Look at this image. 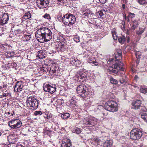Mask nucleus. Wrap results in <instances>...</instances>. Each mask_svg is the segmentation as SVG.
<instances>
[{
    "mask_svg": "<svg viewBox=\"0 0 147 147\" xmlns=\"http://www.w3.org/2000/svg\"><path fill=\"white\" fill-rule=\"evenodd\" d=\"M135 14L134 13H131V12H129L128 16H127V18H132L135 17Z\"/></svg>",
    "mask_w": 147,
    "mask_h": 147,
    "instance_id": "obj_39",
    "label": "nucleus"
},
{
    "mask_svg": "<svg viewBox=\"0 0 147 147\" xmlns=\"http://www.w3.org/2000/svg\"><path fill=\"white\" fill-rule=\"evenodd\" d=\"M122 24L123 26V27L125 28V22L124 21H123L122 22Z\"/></svg>",
    "mask_w": 147,
    "mask_h": 147,
    "instance_id": "obj_57",
    "label": "nucleus"
},
{
    "mask_svg": "<svg viewBox=\"0 0 147 147\" xmlns=\"http://www.w3.org/2000/svg\"><path fill=\"white\" fill-rule=\"evenodd\" d=\"M107 0H99L100 2L102 4H104L105 3Z\"/></svg>",
    "mask_w": 147,
    "mask_h": 147,
    "instance_id": "obj_55",
    "label": "nucleus"
},
{
    "mask_svg": "<svg viewBox=\"0 0 147 147\" xmlns=\"http://www.w3.org/2000/svg\"><path fill=\"white\" fill-rule=\"evenodd\" d=\"M74 41L76 42H80V37L78 36L77 35L74 36Z\"/></svg>",
    "mask_w": 147,
    "mask_h": 147,
    "instance_id": "obj_43",
    "label": "nucleus"
},
{
    "mask_svg": "<svg viewBox=\"0 0 147 147\" xmlns=\"http://www.w3.org/2000/svg\"><path fill=\"white\" fill-rule=\"evenodd\" d=\"M142 105V102L140 100L133 101L131 103V108L134 109H139Z\"/></svg>",
    "mask_w": 147,
    "mask_h": 147,
    "instance_id": "obj_13",
    "label": "nucleus"
},
{
    "mask_svg": "<svg viewBox=\"0 0 147 147\" xmlns=\"http://www.w3.org/2000/svg\"><path fill=\"white\" fill-rule=\"evenodd\" d=\"M77 93L82 97H85L89 94L88 90L83 85H80L76 88Z\"/></svg>",
    "mask_w": 147,
    "mask_h": 147,
    "instance_id": "obj_7",
    "label": "nucleus"
},
{
    "mask_svg": "<svg viewBox=\"0 0 147 147\" xmlns=\"http://www.w3.org/2000/svg\"><path fill=\"white\" fill-rule=\"evenodd\" d=\"M44 90L45 91L49 92L51 94L55 92L56 90L55 85L52 86L49 84L43 87Z\"/></svg>",
    "mask_w": 147,
    "mask_h": 147,
    "instance_id": "obj_11",
    "label": "nucleus"
},
{
    "mask_svg": "<svg viewBox=\"0 0 147 147\" xmlns=\"http://www.w3.org/2000/svg\"><path fill=\"white\" fill-rule=\"evenodd\" d=\"M42 113L41 111H36L34 112V115H40L42 114Z\"/></svg>",
    "mask_w": 147,
    "mask_h": 147,
    "instance_id": "obj_47",
    "label": "nucleus"
},
{
    "mask_svg": "<svg viewBox=\"0 0 147 147\" xmlns=\"http://www.w3.org/2000/svg\"><path fill=\"white\" fill-rule=\"evenodd\" d=\"M57 40H63V37L62 36H57Z\"/></svg>",
    "mask_w": 147,
    "mask_h": 147,
    "instance_id": "obj_54",
    "label": "nucleus"
},
{
    "mask_svg": "<svg viewBox=\"0 0 147 147\" xmlns=\"http://www.w3.org/2000/svg\"><path fill=\"white\" fill-rule=\"evenodd\" d=\"M26 103L27 106L31 107L33 109H36L38 107L39 103L38 101L32 97L28 98Z\"/></svg>",
    "mask_w": 147,
    "mask_h": 147,
    "instance_id": "obj_6",
    "label": "nucleus"
},
{
    "mask_svg": "<svg viewBox=\"0 0 147 147\" xmlns=\"http://www.w3.org/2000/svg\"><path fill=\"white\" fill-rule=\"evenodd\" d=\"M39 53L37 55L38 57L40 59H42L44 58V57L43 55H42L40 52V51H38Z\"/></svg>",
    "mask_w": 147,
    "mask_h": 147,
    "instance_id": "obj_45",
    "label": "nucleus"
},
{
    "mask_svg": "<svg viewBox=\"0 0 147 147\" xmlns=\"http://www.w3.org/2000/svg\"><path fill=\"white\" fill-rule=\"evenodd\" d=\"M144 28H139V30L136 31V34L138 35L142 34L144 32Z\"/></svg>",
    "mask_w": 147,
    "mask_h": 147,
    "instance_id": "obj_33",
    "label": "nucleus"
},
{
    "mask_svg": "<svg viewBox=\"0 0 147 147\" xmlns=\"http://www.w3.org/2000/svg\"><path fill=\"white\" fill-rule=\"evenodd\" d=\"M130 135V138L131 140H138L142 137V133L140 129L138 128H135L131 131Z\"/></svg>",
    "mask_w": 147,
    "mask_h": 147,
    "instance_id": "obj_4",
    "label": "nucleus"
},
{
    "mask_svg": "<svg viewBox=\"0 0 147 147\" xmlns=\"http://www.w3.org/2000/svg\"><path fill=\"white\" fill-rule=\"evenodd\" d=\"M49 0H37L36 4L40 9L46 8L49 6Z\"/></svg>",
    "mask_w": 147,
    "mask_h": 147,
    "instance_id": "obj_10",
    "label": "nucleus"
},
{
    "mask_svg": "<svg viewBox=\"0 0 147 147\" xmlns=\"http://www.w3.org/2000/svg\"><path fill=\"white\" fill-rule=\"evenodd\" d=\"M140 109V113H147V109L144 106L142 105Z\"/></svg>",
    "mask_w": 147,
    "mask_h": 147,
    "instance_id": "obj_27",
    "label": "nucleus"
},
{
    "mask_svg": "<svg viewBox=\"0 0 147 147\" xmlns=\"http://www.w3.org/2000/svg\"><path fill=\"white\" fill-rule=\"evenodd\" d=\"M145 4H147V0H145Z\"/></svg>",
    "mask_w": 147,
    "mask_h": 147,
    "instance_id": "obj_64",
    "label": "nucleus"
},
{
    "mask_svg": "<svg viewBox=\"0 0 147 147\" xmlns=\"http://www.w3.org/2000/svg\"><path fill=\"white\" fill-rule=\"evenodd\" d=\"M115 57L117 60V62L118 61H119V60H120L121 59V54H119L118 53H116L115 56ZM116 62V61L115 62Z\"/></svg>",
    "mask_w": 147,
    "mask_h": 147,
    "instance_id": "obj_35",
    "label": "nucleus"
},
{
    "mask_svg": "<svg viewBox=\"0 0 147 147\" xmlns=\"http://www.w3.org/2000/svg\"><path fill=\"white\" fill-rule=\"evenodd\" d=\"M90 15V14H89L88 13L85 12L82 15L83 17L85 18H88V15Z\"/></svg>",
    "mask_w": 147,
    "mask_h": 147,
    "instance_id": "obj_44",
    "label": "nucleus"
},
{
    "mask_svg": "<svg viewBox=\"0 0 147 147\" xmlns=\"http://www.w3.org/2000/svg\"><path fill=\"white\" fill-rule=\"evenodd\" d=\"M31 17V15L29 12H28L25 13L23 16L24 19L25 20H27L30 18Z\"/></svg>",
    "mask_w": 147,
    "mask_h": 147,
    "instance_id": "obj_29",
    "label": "nucleus"
},
{
    "mask_svg": "<svg viewBox=\"0 0 147 147\" xmlns=\"http://www.w3.org/2000/svg\"><path fill=\"white\" fill-rule=\"evenodd\" d=\"M112 34L113 39L114 40H117L118 38L117 32L115 31H112Z\"/></svg>",
    "mask_w": 147,
    "mask_h": 147,
    "instance_id": "obj_34",
    "label": "nucleus"
},
{
    "mask_svg": "<svg viewBox=\"0 0 147 147\" xmlns=\"http://www.w3.org/2000/svg\"><path fill=\"white\" fill-rule=\"evenodd\" d=\"M122 51L120 49H117V53H118L119 54H121L122 55Z\"/></svg>",
    "mask_w": 147,
    "mask_h": 147,
    "instance_id": "obj_52",
    "label": "nucleus"
},
{
    "mask_svg": "<svg viewBox=\"0 0 147 147\" xmlns=\"http://www.w3.org/2000/svg\"><path fill=\"white\" fill-rule=\"evenodd\" d=\"M140 91L141 92L145 94L147 92V88L144 87H141L140 88Z\"/></svg>",
    "mask_w": 147,
    "mask_h": 147,
    "instance_id": "obj_36",
    "label": "nucleus"
},
{
    "mask_svg": "<svg viewBox=\"0 0 147 147\" xmlns=\"http://www.w3.org/2000/svg\"><path fill=\"white\" fill-rule=\"evenodd\" d=\"M139 25L138 22L137 20H134L132 22V26L131 27V29L134 30Z\"/></svg>",
    "mask_w": 147,
    "mask_h": 147,
    "instance_id": "obj_23",
    "label": "nucleus"
},
{
    "mask_svg": "<svg viewBox=\"0 0 147 147\" xmlns=\"http://www.w3.org/2000/svg\"><path fill=\"white\" fill-rule=\"evenodd\" d=\"M43 17L45 19H47L48 20H50L51 19V17L50 15L49 14L46 13L43 16Z\"/></svg>",
    "mask_w": 147,
    "mask_h": 147,
    "instance_id": "obj_42",
    "label": "nucleus"
},
{
    "mask_svg": "<svg viewBox=\"0 0 147 147\" xmlns=\"http://www.w3.org/2000/svg\"><path fill=\"white\" fill-rule=\"evenodd\" d=\"M57 45H60L59 49L61 51H65V42L63 41L58 42L57 43Z\"/></svg>",
    "mask_w": 147,
    "mask_h": 147,
    "instance_id": "obj_19",
    "label": "nucleus"
},
{
    "mask_svg": "<svg viewBox=\"0 0 147 147\" xmlns=\"http://www.w3.org/2000/svg\"><path fill=\"white\" fill-rule=\"evenodd\" d=\"M141 118L143 120L147 122V113H142L141 115Z\"/></svg>",
    "mask_w": 147,
    "mask_h": 147,
    "instance_id": "obj_31",
    "label": "nucleus"
},
{
    "mask_svg": "<svg viewBox=\"0 0 147 147\" xmlns=\"http://www.w3.org/2000/svg\"><path fill=\"white\" fill-rule=\"evenodd\" d=\"M7 139L10 143L14 144L17 141V139L13 135H10L8 136Z\"/></svg>",
    "mask_w": 147,
    "mask_h": 147,
    "instance_id": "obj_22",
    "label": "nucleus"
},
{
    "mask_svg": "<svg viewBox=\"0 0 147 147\" xmlns=\"http://www.w3.org/2000/svg\"><path fill=\"white\" fill-rule=\"evenodd\" d=\"M77 81L80 82H84L86 79V74L82 70L78 71L75 75Z\"/></svg>",
    "mask_w": 147,
    "mask_h": 147,
    "instance_id": "obj_9",
    "label": "nucleus"
},
{
    "mask_svg": "<svg viewBox=\"0 0 147 147\" xmlns=\"http://www.w3.org/2000/svg\"><path fill=\"white\" fill-rule=\"evenodd\" d=\"M9 20V16L7 13H4L0 18V24L3 25L6 24Z\"/></svg>",
    "mask_w": 147,
    "mask_h": 147,
    "instance_id": "obj_15",
    "label": "nucleus"
},
{
    "mask_svg": "<svg viewBox=\"0 0 147 147\" xmlns=\"http://www.w3.org/2000/svg\"><path fill=\"white\" fill-rule=\"evenodd\" d=\"M120 82L121 84H123L125 82H126V80L125 79L122 77V78H121L120 80Z\"/></svg>",
    "mask_w": 147,
    "mask_h": 147,
    "instance_id": "obj_50",
    "label": "nucleus"
},
{
    "mask_svg": "<svg viewBox=\"0 0 147 147\" xmlns=\"http://www.w3.org/2000/svg\"><path fill=\"white\" fill-rule=\"evenodd\" d=\"M122 8H123V9H125V5L124 4H123L122 5Z\"/></svg>",
    "mask_w": 147,
    "mask_h": 147,
    "instance_id": "obj_59",
    "label": "nucleus"
},
{
    "mask_svg": "<svg viewBox=\"0 0 147 147\" xmlns=\"http://www.w3.org/2000/svg\"><path fill=\"white\" fill-rule=\"evenodd\" d=\"M110 82L113 84H116L118 83L117 81L115 79H114L113 78H111L110 79Z\"/></svg>",
    "mask_w": 147,
    "mask_h": 147,
    "instance_id": "obj_38",
    "label": "nucleus"
},
{
    "mask_svg": "<svg viewBox=\"0 0 147 147\" xmlns=\"http://www.w3.org/2000/svg\"><path fill=\"white\" fill-rule=\"evenodd\" d=\"M70 114L68 113H66L62 114L61 115V117L63 119H66L70 117Z\"/></svg>",
    "mask_w": 147,
    "mask_h": 147,
    "instance_id": "obj_30",
    "label": "nucleus"
},
{
    "mask_svg": "<svg viewBox=\"0 0 147 147\" xmlns=\"http://www.w3.org/2000/svg\"><path fill=\"white\" fill-rule=\"evenodd\" d=\"M81 131L80 128H77L75 129L74 133H76L77 134H79L81 133Z\"/></svg>",
    "mask_w": 147,
    "mask_h": 147,
    "instance_id": "obj_46",
    "label": "nucleus"
},
{
    "mask_svg": "<svg viewBox=\"0 0 147 147\" xmlns=\"http://www.w3.org/2000/svg\"><path fill=\"white\" fill-rule=\"evenodd\" d=\"M106 13L105 11L102 10L97 12L96 13V15L98 18L103 19L105 17Z\"/></svg>",
    "mask_w": 147,
    "mask_h": 147,
    "instance_id": "obj_17",
    "label": "nucleus"
},
{
    "mask_svg": "<svg viewBox=\"0 0 147 147\" xmlns=\"http://www.w3.org/2000/svg\"><path fill=\"white\" fill-rule=\"evenodd\" d=\"M94 59V57H91L89 58L87 61L88 63L92 64V65L98 66V63Z\"/></svg>",
    "mask_w": 147,
    "mask_h": 147,
    "instance_id": "obj_20",
    "label": "nucleus"
},
{
    "mask_svg": "<svg viewBox=\"0 0 147 147\" xmlns=\"http://www.w3.org/2000/svg\"><path fill=\"white\" fill-rule=\"evenodd\" d=\"M105 107L107 111L114 112L118 110V106L116 102L113 100H109L105 104Z\"/></svg>",
    "mask_w": 147,
    "mask_h": 147,
    "instance_id": "obj_3",
    "label": "nucleus"
},
{
    "mask_svg": "<svg viewBox=\"0 0 147 147\" xmlns=\"http://www.w3.org/2000/svg\"><path fill=\"white\" fill-rule=\"evenodd\" d=\"M16 35L17 34H20L21 32V30L19 29H18L15 31Z\"/></svg>",
    "mask_w": 147,
    "mask_h": 147,
    "instance_id": "obj_51",
    "label": "nucleus"
},
{
    "mask_svg": "<svg viewBox=\"0 0 147 147\" xmlns=\"http://www.w3.org/2000/svg\"><path fill=\"white\" fill-rule=\"evenodd\" d=\"M118 40L119 42L121 44L123 43L125 40V37L124 36H123L119 37L118 38Z\"/></svg>",
    "mask_w": 147,
    "mask_h": 147,
    "instance_id": "obj_28",
    "label": "nucleus"
},
{
    "mask_svg": "<svg viewBox=\"0 0 147 147\" xmlns=\"http://www.w3.org/2000/svg\"><path fill=\"white\" fill-rule=\"evenodd\" d=\"M113 141L112 140H109L104 142L103 146L104 147H111L113 144Z\"/></svg>",
    "mask_w": 147,
    "mask_h": 147,
    "instance_id": "obj_21",
    "label": "nucleus"
},
{
    "mask_svg": "<svg viewBox=\"0 0 147 147\" xmlns=\"http://www.w3.org/2000/svg\"><path fill=\"white\" fill-rule=\"evenodd\" d=\"M7 85L6 84H5L3 85V88L4 89V90H5L6 88L7 87Z\"/></svg>",
    "mask_w": 147,
    "mask_h": 147,
    "instance_id": "obj_56",
    "label": "nucleus"
},
{
    "mask_svg": "<svg viewBox=\"0 0 147 147\" xmlns=\"http://www.w3.org/2000/svg\"><path fill=\"white\" fill-rule=\"evenodd\" d=\"M98 120L94 118L86 117L84 118L83 122L84 124L90 126H94L96 124Z\"/></svg>",
    "mask_w": 147,
    "mask_h": 147,
    "instance_id": "obj_8",
    "label": "nucleus"
},
{
    "mask_svg": "<svg viewBox=\"0 0 147 147\" xmlns=\"http://www.w3.org/2000/svg\"><path fill=\"white\" fill-rule=\"evenodd\" d=\"M141 52L138 51H137L136 53V57L137 58H139L140 56H141Z\"/></svg>",
    "mask_w": 147,
    "mask_h": 147,
    "instance_id": "obj_49",
    "label": "nucleus"
},
{
    "mask_svg": "<svg viewBox=\"0 0 147 147\" xmlns=\"http://www.w3.org/2000/svg\"><path fill=\"white\" fill-rule=\"evenodd\" d=\"M22 89H24L23 83L21 81L17 82L14 86V90L16 92H20Z\"/></svg>",
    "mask_w": 147,
    "mask_h": 147,
    "instance_id": "obj_12",
    "label": "nucleus"
},
{
    "mask_svg": "<svg viewBox=\"0 0 147 147\" xmlns=\"http://www.w3.org/2000/svg\"><path fill=\"white\" fill-rule=\"evenodd\" d=\"M89 14H90V15H88V18H89L90 19V18H92V17L94 15V13H88Z\"/></svg>",
    "mask_w": 147,
    "mask_h": 147,
    "instance_id": "obj_53",
    "label": "nucleus"
},
{
    "mask_svg": "<svg viewBox=\"0 0 147 147\" xmlns=\"http://www.w3.org/2000/svg\"><path fill=\"white\" fill-rule=\"evenodd\" d=\"M69 106L70 107L73 108L74 107V100L71 99L70 101Z\"/></svg>",
    "mask_w": 147,
    "mask_h": 147,
    "instance_id": "obj_48",
    "label": "nucleus"
},
{
    "mask_svg": "<svg viewBox=\"0 0 147 147\" xmlns=\"http://www.w3.org/2000/svg\"><path fill=\"white\" fill-rule=\"evenodd\" d=\"M123 64L120 61H118L113 64L111 67H110L108 70L110 74H116L120 70L123 71L124 68L122 67Z\"/></svg>",
    "mask_w": 147,
    "mask_h": 147,
    "instance_id": "obj_2",
    "label": "nucleus"
},
{
    "mask_svg": "<svg viewBox=\"0 0 147 147\" xmlns=\"http://www.w3.org/2000/svg\"><path fill=\"white\" fill-rule=\"evenodd\" d=\"M52 114L49 112L46 113L44 116V117L46 119H49L52 117Z\"/></svg>",
    "mask_w": 147,
    "mask_h": 147,
    "instance_id": "obj_32",
    "label": "nucleus"
},
{
    "mask_svg": "<svg viewBox=\"0 0 147 147\" xmlns=\"http://www.w3.org/2000/svg\"><path fill=\"white\" fill-rule=\"evenodd\" d=\"M35 37L38 41L40 42H47L52 38V33L48 28H40L35 33Z\"/></svg>",
    "mask_w": 147,
    "mask_h": 147,
    "instance_id": "obj_1",
    "label": "nucleus"
},
{
    "mask_svg": "<svg viewBox=\"0 0 147 147\" xmlns=\"http://www.w3.org/2000/svg\"><path fill=\"white\" fill-rule=\"evenodd\" d=\"M96 18H90L89 20L88 21V22L89 23L92 24H95L96 23Z\"/></svg>",
    "mask_w": 147,
    "mask_h": 147,
    "instance_id": "obj_37",
    "label": "nucleus"
},
{
    "mask_svg": "<svg viewBox=\"0 0 147 147\" xmlns=\"http://www.w3.org/2000/svg\"><path fill=\"white\" fill-rule=\"evenodd\" d=\"M62 139L61 147H69L71 146L70 140L66 136H65Z\"/></svg>",
    "mask_w": 147,
    "mask_h": 147,
    "instance_id": "obj_14",
    "label": "nucleus"
},
{
    "mask_svg": "<svg viewBox=\"0 0 147 147\" xmlns=\"http://www.w3.org/2000/svg\"><path fill=\"white\" fill-rule=\"evenodd\" d=\"M0 89L1 90H4V89L1 86H0Z\"/></svg>",
    "mask_w": 147,
    "mask_h": 147,
    "instance_id": "obj_63",
    "label": "nucleus"
},
{
    "mask_svg": "<svg viewBox=\"0 0 147 147\" xmlns=\"http://www.w3.org/2000/svg\"><path fill=\"white\" fill-rule=\"evenodd\" d=\"M50 68V74H53L56 73L57 71L59 69V67L58 66H56L55 65H53Z\"/></svg>",
    "mask_w": 147,
    "mask_h": 147,
    "instance_id": "obj_18",
    "label": "nucleus"
},
{
    "mask_svg": "<svg viewBox=\"0 0 147 147\" xmlns=\"http://www.w3.org/2000/svg\"><path fill=\"white\" fill-rule=\"evenodd\" d=\"M62 22L65 25L69 26L71 28H73L74 18L72 14H66L62 17Z\"/></svg>",
    "mask_w": 147,
    "mask_h": 147,
    "instance_id": "obj_5",
    "label": "nucleus"
},
{
    "mask_svg": "<svg viewBox=\"0 0 147 147\" xmlns=\"http://www.w3.org/2000/svg\"><path fill=\"white\" fill-rule=\"evenodd\" d=\"M31 38L30 35L24 34L22 38V40L24 41H28L30 40Z\"/></svg>",
    "mask_w": 147,
    "mask_h": 147,
    "instance_id": "obj_24",
    "label": "nucleus"
},
{
    "mask_svg": "<svg viewBox=\"0 0 147 147\" xmlns=\"http://www.w3.org/2000/svg\"><path fill=\"white\" fill-rule=\"evenodd\" d=\"M17 147H24L21 145H18L17 146Z\"/></svg>",
    "mask_w": 147,
    "mask_h": 147,
    "instance_id": "obj_62",
    "label": "nucleus"
},
{
    "mask_svg": "<svg viewBox=\"0 0 147 147\" xmlns=\"http://www.w3.org/2000/svg\"><path fill=\"white\" fill-rule=\"evenodd\" d=\"M18 120H19L17 119H15L11 120V121L9 122L8 125L11 128L15 124H16V122H18Z\"/></svg>",
    "mask_w": 147,
    "mask_h": 147,
    "instance_id": "obj_25",
    "label": "nucleus"
},
{
    "mask_svg": "<svg viewBox=\"0 0 147 147\" xmlns=\"http://www.w3.org/2000/svg\"><path fill=\"white\" fill-rule=\"evenodd\" d=\"M9 95H10V94L9 92L6 91L5 92V93H3V95L1 96V97H5L8 96Z\"/></svg>",
    "mask_w": 147,
    "mask_h": 147,
    "instance_id": "obj_40",
    "label": "nucleus"
},
{
    "mask_svg": "<svg viewBox=\"0 0 147 147\" xmlns=\"http://www.w3.org/2000/svg\"><path fill=\"white\" fill-rule=\"evenodd\" d=\"M100 140L97 138H93L92 139V143L95 146H97L99 144Z\"/></svg>",
    "mask_w": 147,
    "mask_h": 147,
    "instance_id": "obj_26",
    "label": "nucleus"
},
{
    "mask_svg": "<svg viewBox=\"0 0 147 147\" xmlns=\"http://www.w3.org/2000/svg\"><path fill=\"white\" fill-rule=\"evenodd\" d=\"M22 123L21 121L20 120H18V122H16V124H15L11 127V129L17 132L19 130V128L22 126Z\"/></svg>",
    "mask_w": 147,
    "mask_h": 147,
    "instance_id": "obj_16",
    "label": "nucleus"
},
{
    "mask_svg": "<svg viewBox=\"0 0 147 147\" xmlns=\"http://www.w3.org/2000/svg\"><path fill=\"white\" fill-rule=\"evenodd\" d=\"M123 17L124 19H125V20H126L127 19V16L125 14V15L123 14Z\"/></svg>",
    "mask_w": 147,
    "mask_h": 147,
    "instance_id": "obj_58",
    "label": "nucleus"
},
{
    "mask_svg": "<svg viewBox=\"0 0 147 147\" xmlns=\"http://www.w3.org/2000/svg\"><path fill=\"white\" fill-rule=\"evenodd\" d=\"M43 71L45 73H47V72H48L49 74H50V68L48 66H47V67L46 68H43Z\"/></svg>",
    "mask_w": 147,
    "mask_h": 147,
    "instance_id": "obj_41",
    "label": "nucleus"
},
{
    "mask_svg": "<svg viewBox=\"0 0 147 147\" xmlns=\"http://www.w3.org/2000/svg\"><path fill=\"white\" fill-rule=\"evenodd\" d=\"M56 46H57V48H59V47H60V45H57V43H56Z\"/></svg>",
    "mask_w": 147,
    "mask_h": 147,
    "instance_id": "obj_61",
    "label": "nucleus"
},
{
    "mask_svg": "<svg viewBox=\"0 0 147 147\" xmlns=\"http://www.w3.org/2000/svg\"><path fill=\"white\" fill-rule=\"evenodd\" d=\"M138 78V76H137L136 75L135 76V79L136 80H137V79Z\"/></svg>",
    "mask_w": 147,
    "mask_h": 147,
    "instance_id": "obj_60",
    "label": "nucleus"
}]
</instances>
